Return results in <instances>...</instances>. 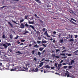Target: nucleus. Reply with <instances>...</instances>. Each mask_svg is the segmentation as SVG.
I'll return each mask as SVG.
<instances>
[{
  "label": "nucleus",
  "mask_w": 78,
  "mask_h": 78,
  "mask_svg": "<svg viewBox=\"0 0 78 78\" xmlns=\"http://www.w3.org/2000/svg\"><path fill=\"white\" fill-rule=\"evenodd\" d=\"M16 68L18 70V71H25V70L24 69H25L26 70H28V68L26 67H23V68H22L21 67H17L16 68H14V69Z\"/></svg>",
  "instance_id": "obj_3"
},
{
  "label": "nucleus",
  "mask_w": 78,
  "mask_h": 78,
  "mask_svg": "<svg viewBox=\"0 0 78 78\" xmlns=\"http://www.w3.org/2000/svg\"><path fill=\"white\" fill-rule=\"evenodd\" d=\"M59 42L60 43H62V42H63V39H61L60 40Z\"/></svg>",
  "instance_id": "obj_16"
},
{
  "label": "nucleus",
  "mask_w": 78,
  "mask_h": 78,
  "mask_svg": "<svg viewBox=\"0 0 78 78\" xmlns=\"http://www.w3.org/2000/svg\"><path fill=\"white\" fill-rule=\"evenodd\" d=\"M32 44H30L29 45V47H30L32 46Z\"/></svg>",
  "instance_id": "obj_60"
},
{
  "label": "nucleus",
  "mask_w": 78,
  "mask_h": 78,
  "mask_svg": "<svg viewBox=\"0 0 78 78\" xmlns=\"http://www.w3.org/2000/svg\"><path fill=\"white\" fill-rule=\"evenodd\" d=\"M32 71H34L35 72H38V68H35V69H33L32 70Z\"/></svg>",
  "instance_id": "obj_11"
},
{
  "label": "nucleus",
  "mask_w": 78,
  "mask_h": 78,
  "mask_svg": "<svg viewBox=\"0 0 78 78\" xmlns=\"http://www.w3.org/2000/svg\"><path fill=\"white\" fill-rule=\"evenodd\" d=\"M66 73H65V75H67V77H70V75H69L68 74H67L69 72H68V71H66Z\"/></svg>",
  "instance_id": "obj_12"
},
{
  "label": "nucleus",
  "mask_w": 78,
  "mask_h": 78,
  "mask_svg": "<svg viewBox=\"0 0 78 78\" xmlns=\"http://www.w3.org/2000/svg\"><path fill=\"white\" fill-rule=\"evenodd\" d=\"M40 22H41V23H43V21H42L41 20H40Z\"/></svg>",
  "instance_id": "obj_50"
},
{
  "label": "nucleus",
  "mask_w": 78,
  "mask_h": 78,
  "mask_svg": "<svg viewBox=\"0 0 78 78\" xmlns=\"http://www.w3.org/2000/svg\"><path fill=\"white\" fill-rule=\"evenodd\" d=\"M37 43H36V42H35V41H34V43H33V44H31L34 45H35V44H37Z\"/></svg>",
  "instance_id": "obj_25"
},
{
  "label": "nucleus",
  "mask_w": 78,
  "mask_h": 78,
  "mask_svg": "<svg viewBox=\"0 0 78 78\" xmlns=\"http://www.w3.org/2000/svg\"><path fill=\"white\" fill-rule=\"evenodd\" d=\"M9 51H10V52H11L12 51V50H11V49H10V50H9Z\"/></svg>",
  "instance_id": "obj_62"
},
{
  "label": "nucleus",
  "mask_w": 78,
  "mask_h": 78,
  "mask_svg": "<svg viewBox=\"0 0 78 78\" xmlns=\"http://www.w3.org/2000/svg\"><path fill=\"white\" fill-rule=\"evenodd\" d=\"M57 65H58V67H59V66H62V64L60 63V64H57Z\"/></svg>",
  "instance_id": "obj_30"
},
{
  "label": "nucleus",
  "mask_w": 78,
  "mask_h": 78,
  "mask_svg": "<svg viewBox=\"0 0 78 78\" xmlns=\"http://www.w3.org/2000/svg\"><path fill=\"white\" fill-rule=\"evenodd\" d=\"M20 27H21V28H24V27H26L28 28V29H30V28H32V29H33V30L35 31V28L33 26L31 25H29L27 24V23H25V25H24L23 23H21V24Z\"/></svg>",
  "instance_id": "obj_1"
},
{
  "label": "nucleus",
  "mask_w": 78,
  "mask_h": 78,
  "mask_svg": "<svg viewBox=\"0 0 78 78\" xmlns=\"http://www.w3.org/2000/svg\"><path fill=\"white\" fill-rule=\"evenodd\" d=\"M62 58H63V59H65V58H67V56L62 57Z\"/></svg>",
  "instance_id": "obj_32"
},
{
  "label": "nucleus",
  "mask_w": 78,
  "mask_h": 78,
  "mask_svg": "<svg viewBox=\"0 0 78 78\" xmlns=\"http://www.w3.org/2000/svg\"><path fill=\"white\" fill-rule=\"evenodd\" d=\"M2 38H3V39H5L6 38V36H5V35H2Z\"/></svg>",
  "instance_id": "obj_21"
},
{
  "label": "nucleus",
  "mask_w": 78,
  "mask_h": 78,
  "mask_svg": "<svg viewBox=\"0 0 78 78\" xmlns=\"http://www.w3.org/2000/svg\"><path fill=\"white\" fill-rule=\"evenodd\" d=\"M24 18H25V19L27 20V18H28V16H25Z\"/></svg>",
  "instance_id": "obj_49"
},
{
  "label": "nucleus",
  "mask_w": 78,
  "mask_h": 78,
  "mask_svg": "<svg viewBox=\"0 0 78 78\" xmlns=\"http://www.w3.org/2000/svg\"><path fill=\"white\" fill-rule=\"evenodd\" d=\"M43 31H45V28H43Z\"/></svg>",
  "instance_id": "obj_63"
},
{
  "label": "nucleus",
  "mask_w": 78,
  "mask_h": 78,
  "mask_svg": "<svg viewBox=\"0 0 78 78\" xmlns=\"http://www.w3.org/2000/svg\"><path fill=\"white\" fill-rule=\"evenodd\" d=\"M10 45H11V44H10V43L7 42H5V44H3V46L4 47V48H7L8 47V46Z\"/></svg>",
  "instance_id": "obj_4"
},
{
  "label": "nucleus",
  "mask_w": 78,
  "mask_h": 78,
  "mask_svg": "<svg viewBox=\"0 0 78 78\" xmlns=\"http://www.w3.org/2000/svg\"><path fill=\"white\" fill-rule=\"evenodd\" d=\"M66 65V63H62V65Z\"/></svg>",
  "instance_id": "obj_57"
},
{
  "label": "nucleus",
  "mask_w": 78,
  "mask_h": 78,
  "mask_svg": "<svg viewBox=\"0 0 78 78\" xmlns=\"http://www.w3.org/2000/svg\"><path fill=\"white\" fill-rule=\"evenodd\" d=\"M23 45V43H22L21 44H20V46Z\"/></svg>",
  "instance_id": "obj_58"
},
{
  "label": "nucleus",
  "mask_w": 78,
  "mask_h": 78,
  "mask_svg": "<svg viewBox=\"0 0 78 78\" xmlns=\"http://www.w3.org/2000/svg\"><path fill=\"white\" fill-rule=\"evenodd\" d=\"M30 66V64H25V66H26V67H27V66Z\"/></svg>",
  "instance_id": "obj_27"
},
{
  "label": "nucleus",
  "mask_w": 78,
  "mask_h": 78,
  "mask_svg": "<svg viewBox=\"0 0 78 78\" xmlns=\"http://www.w3.org/2000/svg\"><path fill=\"white\" fill-rule=\"evenodd\" d=\"M49 40H51V41L53 40L52 39V38H51V39H49Z\"/></svg>",
  "instance_id": "obj_64"
},
{
  "label": "nucleus",
  "mask_w": 78,
  "mask_h": 78,
  "mask_svg": "<svg viewBox=\"0 0 78 78\" xmlns=\"http://www.w3.org/2000/svg\"><path fill=\"white\" fill-rule=\"evenodd\" d=\"M50 7H51V5H47L46 8H50Z\"/></svg>",
  "instance_id": "obj_42"
},
{
  "label": "nucleus",
  "mask_w": 78,
  "mask_h": 78,
  "mask_svg": "<svg viewBox=\"0 0 78 78\" xmlns=\"http://www.w3.org/2000/svg\"><path fill=\"white\" fill-rule=\"evenodd\" d=\"M47 41H37V42H36L37 43H38V44H40V43H41V44H43V43H47Z\"/></svg>",
  "instance_id": "obj_6"
},
{
  "label": "nucleus",
  "mask_w": 78,
  "mask_h": 78,
  "mask_svg": "<svg viewBox=\"0 0 78 78\" xmlns=\"http://www.w3.org/2000/svg\"><path fill=\"white\" fill-rule=\"evenodd\" d=\"M19 37V36L17 35V36H16V37H15V38H14L15 39H18V37Z\"/></svg>",
  "instance_id": "obj_36"
},
{
  "label": "nucleus",
  "mask_w": 78,
  "mask_h": 78,
  "mask_svg": "<svg viewBox=\"0 0 78 78\" xmlns=\"http://www.w3.org/2000/svg\"><path fill=\"white\" fill-rule=\"evenodd\" d=\"M74 63V61L73 60H72L71 61L70 63H69V64H68V65H69V66L73 65V63Z\"/></svg>",
  "instance_id": "obj_8"
},
{
  "label": "nucleus",
  "mask_w": 78,
  "mask_h": 78,
  "mask_svg": "<svg viewBox=\"0 0 78 78\" xmlns=\"http://www.w3.org/2000/svg\"><path fill=\"white\" fill-rule=\"evenodd\" d=\"M45 60V58H43V59L41 60V61H40V62H42V61H43V60Z\"/></svg>",
  "instance_id": "obj_38"
},
{
  "label": "nucleus",
  "mask_w": 78,
  "mask_h": 78,
  "mask_svg": "<svg viewBox=\"0 0 78 78\" xmlns=\"http://www.w3.org/2000/svg\"><path fill=\"white\" fill-rule=\"evenodd\" d=\"M67 55V56L69 57H70L71 56H72V54H66V55Z\"/></svg>",
  "instance_id": "obj_18"
},
{
  "label": "nucleus",
  "mask_w": 78,
  "mask_h": 78,
  "mask_svg": "<svg viewBox=\"0 0 78 78\" xmlns=\"http://www.w3.org/2000/svg\"><path fill=\"white\" fill-rule=\"evenodd\" d=\"M34 16H35L37 18H39V16H37V15L36 14H34Z\"/></svg>",
  "instance_id": "obj_41"
},
{
  "label": "nucleus",
  "mask_w": 78,
  "mask_h": 78,
  "mask_svg": "<svg viewBox=\"0 0 78 78\" xmlns=\"http://www.w3.org/2000/svg\"><path fill=\"white\" fill-rule=\"evenodd\" d=\"M45 62H49V61H50V60H49V59L45 60Z\"/></svg>",
  "instance_id": "obj_43"
},
{
  "label": "nucleus",
  "mask_w": 78,
  "mask_h": 78,
  "mask_svg": "<svg viewBox=\"0 0 78 78\" xmlns=\"http://www.w3.org/2000/svg\"><path fill=\"white\" fill-rule=\"evenodd\" d=\"M12 22L13 23H15V24H17V23H16V22H15V21L12 20Z\"/></svg>",
  "instance_id": "obj_47"
},
{
  "label": "nucleus",
  "mask_w": 78,
  "mask_h": 78,
  "mask_svg": "<svg viewBox=\"0 0 78 78\" xmlns=\"http://www.w3.org/2000/svg\"><path fill=\"white\" fill-rule=\"evenodd\" d=\"M59 51H60V50H59V49L56 50V52H58Z\"/></svg>",
  "instance_id": "obj_61"
},
{
  "label": "nucleus",
  "mask_w": 78,
  "mask_h": 78,
  "mask_svg": "<svg viewBox=\"0 0 78 78\" xmlns=\"http://www.w3.org/2000/svg\"><path fill=\"white\" fill-rule=\"evenodd\" d=\"M34 47H36V48H39V46H38L37 44H35V45H34Z\"/></svg>",
  "instance_id": "obj_26"
},
{
  "label": "nucleus",
  "mask_w": 78,
  "mask_h": 78,
  "mask_svg": "<svg viewBox=\"0 0 78 78\" xmlns=\"http://www.w3.org/2000/svg\"><path fill=\"white\" fill-rule=\"evenodd\" d=\"M10 39H12V35H10Z\"/></svg>",
  "instance_id": "obj_44"
},
{
  "label": "nucleus",
  "mask_w": 78,
  "mask_h": 78,
  "mask_svg": "<svg viewBox=\"0 0 78 78\" xmlns=\"http://www.w3.org/2000/svg\"><path fill=\"white\" fill-rule=\"evenodd\" d=\"M29 33V32H28V31H26L23 34H27V33Z\"/></svg>",
  "instance_id": "obj_31"
},
{
  "label": "nucleus",
  "mask_w": 78,
  "mask_h": 78,
  "mask_svg": "<svg viewBox=\"0 0 78 78\" xmlns=\"http://www.w3.org/2000/svg\"><path fill=\"white\" fill-rule=\"evenodd\" d=\"M35 0V1H36V2L37 3H41V1H40L39 0Z\"/></svg>",
  "instance_id": "obj_17"
},
{
  "label": "nucleus",
  "mask_w": 78,
  "mask_h": 78,
  "mask_svg": "<svg viewBox=\"0 0 78 78\" xmlns=\"http://www.w3.org/2000/svg\"><path fill=\"white\" fill-rule=\"evenodd\" d=\"M62 62H63V60H61V62H60V63H62Z\"/></svg>",
  "instance_id": "obj_53"
},
{
  "label": "nucleus",
  "mask_w": 78,
  "mask_h": 78,
  "mask_svg": "<svg viewBox=\"0 0 78 78\" xmlns=\"http://www.w3.org/2000/svg\"><path fill=\"white\" fill-rule=\"evenodd\" d=\"M15 53L18 54H17V55H21V54H22V53H21V52H20V51H17Z\"/></svg>",
  "instance_id": "obj_10"
},
{
  "label": "nucleus",
  "mask_w": 78,
  "mask_h": 78,
  "mask_svg": "<svg viewBox=\"0 0 78 78\" xmlns=\"http://www.w3.org/2000/svg\"><path fill=\"white\" fill-rule=\"evenodd\" d=\"M52 42H53V43H55V40L53 39V41H52Z\"/></svg>",
  "instance_id": "obj_56"
},
{
  "label": "nucleus",
  "mask_w": 78,
  "mask_h": 78,
  "mask_svg": "<svg viewBox=\"0 0 78 78\" xmlns=\"http://www.w3.org/2000/svg\"><path fill=\"white\" fill-rule=\"evenodd\" d=\"M60 55H62V56H66V55L64 54V53L61 54Z\"/></svg>",
  "instance_id": "obj_35"
},
{
  "label": "nucleus",
  "mask_w": 78,
  "mask_h": 78,
  "mask_svg": "<svg viewBox=\"0 0 78 78\" xmlns=\"http://www.w3.org/2000/svg\"><path fill=\"white\" fill-rule=\"evenodd\" d=\"M24 20L23 19V20H20V23H22V22H23V21Z\"/></svg>",
  "instance_id": "obj_37"
},
{
  "label": "nucleus",
  "mask_w": 78,
  "mask_h": 78,
  "mask_svg": "<svg viewBox=\"0 0 78 78\" xmlns=\"http://www.w3.org/2000/svg\"><path fill=\"white\" fill-rule=\"evenodd\" d=\"M70 13H71V14H73V11L72 10H70Z\"/></svg>",
  "instance_id": "obj_34"
},
{
  "label": "nucleus",
  "mask_w": 78,
  "mask_h": 78,
  "mask_svg": "<svg viewBox=\"0 0 78 78\" xmlns=\"http://www.w3.org/2000/svg\"><path fill=\"white\" fill-rule=\"evenodd\" d=\"M25 41V40H24L22 39V40H21V42H24Z\"/></svg>",
  "instance_id": "obj_33"
},
{
  "label": "nucleus",
  "mask_w": 78,
  "mask_h": 78,
  "mask_svg": "<svg viewBox=\"0 0 78 78\" xmlns=\"http://www.w3.org/2000/svg\"><path fill=\"white\" fill-rule=\"evenodd\" d=\"M8 24L10 25V26H11V27H12V28L13 27V25H12V24L10 23V22H8Z\"/></svg>",
  "instance_id": "obj_13"
},
{
  "label": "nucleus",
  "mask_w": 78,
  "mask_h": 78,
  "mask_svg": "<svg viewBox=\"0 0 78 78\" xmlns=\"http://www.w3.org/2000/svg\"><path fill=\"white\" fill-rule=\"evenodd\" d=\"M55 57V58H57L58 59L59 58H60V57L58 56H55V55H53V57Z\"/></svg>",
  "instance_id": "obj_20"
},
{
  "label": "nucleus",
  "mask_w": 78,
  "mask_h": 78,
  "mask_svg": "<svg viewBox=\"0 0 78 78\" xmlns=\"http://www.w3.org/2000/svg\"><path fill=\"white\" fill-rule=\"evenodd\" d=\"M16 43H17V44H20V42L19 41V40L17 41H16Z\"/></svg>",
  "instance_id": "obj_39"
},
{
  "label": "nucleus",
  "mask_w": 78,
  "mask_h": 78,
  "mask_svg": "<svg viewBox=\"0 0 78 78\" xmlns=\"http://www.w3.org/2000/svg\"><path fill=\"white\" fill-rule=\"evenodd\" d=\"M70 22H71V23H73V25H76V23H75L74 22H73V21L72 20H70Z\"/></svg>",
  "instance_id": "obj_14"
},
{
  "label": "nucleus",
  "mask_w": 78,
  "mask_h": 78,
  "mask_svg": "<svg viewBox=\"0 0 78 78\" xmlns=\"http://www.w3.org/2000/svg\"><path fill=\"white\" fill-rule=\"evenodd\" d=\"M77 37H78V36H77V35H75V36H74V38H77Z\"/></svg>",
  "instance_id": "obj_51"
},
{
  "label": "nucleus",
  "mask_w": 78,
  "mask_h": 78,
  "mask_svg": "<svg viewBox=\"0 0 78 78\" xmlns=\"http://www.w3.org/2000/svg\"><path fill=\"white\" fill-rule=\"evenodd\" d=\"M72 68H73V66H68V69H72Z\"/></svg>",
  "instance_id": "obj_23"
},
{
  "label": "nucleus",
  "mask_w": 78,
  "mask_h": 78,
  "mask_svg": "<svg viewBox=\"0 0 78 78\" xmlns=\"http://www.w3.org/2000/svg\"><path fill=\"white\" fill-rule=\"evenodd\" d=\"M44 67H45V68H48V69H50V68H51V69H54V67H50V66H49V65L45 66H44Z\"/></svg>",
  "instance_id": "obj_7"
},
{
  "label": "nucleus",
  "mask_w": 78,
  "mask_h": 78,
  "mask_svg": "<svg viewBox=\"0 0 78 78\" xmlns=\"http://www.w3.org/2000/svg\"><path fill=\"white\" fill-rule=\"evenodd\" d=\"M12 66H11L10 67H9L8 66H6V68H3V70H10L11 71H18L17 68H12Z\"/></svg>",
  "instance_id": "obj_2"
},
{
  "label": "nucleus",
  "mask_w": 78,
  "mask_h": 78,
  "mask_svg": "<svg viewBox=\"0 0 78 78\" xmlns=\"http://www.w3.org/2000/svg\"><path fill=\"white\" fill-rule=\"evenodd\" d=\"M34 61H37V59H36V58H34Z\"/></svg>",
  "instance_id": "obj_45"
},
{
  "label": "nucleus",
  "mask_w": 78,
  "mask_h": 78,
  "mask_svg": "<svg viewBox=\"0 0 78 78\" xmlns=\"http://www.w3.org/2000/svg\"><path fill=\"white\" fill-rule=\"evenodd\" d=\"M37 54L38 55H39V56H41V52H38Z\"/></svg>",
  "instance_id": "obj_28"
},
{
  "label": "nucleus",
  "mask_w": 78,
  "mask_h": 78,
  "mask_svg": "<svg viewBox=\"0 0 78 78\" xmlns=\"http://www.w3.org/2000/svg\"><path fill=\"white\" fill-rule=\"evenodd\" d=\"M34 32H36V34H38V33H39V31H36V30H34Z\"/></svg>",
  "instance_id": "obj_46"
},
{
  "label": "nucleus",
  "mask_w": 78,
  "mask_h": 78,
  "mask_svg": "<svg viewBox=\"0 0 78 78\" xmlns=\"http://www.w3.org/2000/svg\"><path fill=\"white\" fill-rule=\"evenodd\" d=\"M46 72H46V70H43V73H45Z\"/></svg>",
  "instance_id": "obj_55"
},
{
  "label": "nucleus",
  "mask_w": 78,
  "mask_h": 78,
  "mask_svg": "<svg viewBox=\"0 0 78 78\" xmlns=\"http://www.w3.org/2000/svg\"><path fill=\"white\" fill-rule=\"evenodd\" d=\"M47 44H41V46H43V47H44V48H39V51H41L43 50V49H44V48L46 47V46H47Z\"/></svg>",
  "instance_id": "obj_5"
},
{
  "label": "nucleus",
  "mask_w": 78,
  "mask_h": 78,
  "mask_svg": "<svg viewBox=\"0 0 78 78\" xmlns=\"http://www.w3.org/2000/svg\"><path fill=\"white\" fill-rule=\"evenodd\" d=\"M44 35H46L47 37H51L49 36V35H48V34H47V31H45V32H44Z\"/></svg>",
  "instance_id": "obj_9"
},
{
  "label": "nucleus",
  "mask_w": 78,
  "mask_h": 78,
  "mask_svg": "<svg viewBox=\"0 0 78 78\" xmlns=\"http://www.w3.org/2000/svg\"><path fill=\"white\" fill-rule=\"evenodd\" d=\"M63 68H64V69L67 68V66H63Z\"/></svg>",
  "instance_id": "obj_48"
},
{
  "label": "nucleus",
  "mask_w": 78,
  "mask_h": 78,
  "mask_svg": "<svg viewBox=\"0 0 78 78\" xmlns=\"http://www.w3.org/2000/svg\"><path fill=\"white\" fill-rule=\"evenodd\" d=\"M71 20H72L73 21L76 22V20H74V19L73 18H71Z\"/></svg>",
  "instance_id": "obj_29"
},
{
  "label": "nucleus",
  "mask_w": 78,
  "mask_h": 78,
  "mask_svg": "<svg viewBox=\"0 0 78 78\" xmlns=\"http://www.w3.org/2000/svg\"><path fill=\"white\" fill-rule=\"evenodd\" d=\"M33 20V17H32V18H31V19H30V20Z\"/></svg>",
  "instance_id": "obj_54"
},
{
  "label": "nucleus",
  "mask_w": 78,
  "mask_h": 78,
  "mask_svg": "<svg viewBox=\"0 0 78 78\" xmlns=\"http://www.w3.org/2000/svg\"><path fill=\"white\" fill-rule=\"evenodd\" d=\"M69 41H73V39H70V40H69Z\"/></svg>",
  "instance_id": "obj_40"
},
{
  "label": "nucleus",
  "mask_w": 78,
  "mask_h": 78,
  "mask_svg": "<svg viewBox=\"0 0 78 78\" xmlns=\"http://www.w3.org/2000/svg\"><path fill=\"white\" fill-rule=\"evenodd\" d=\"M53 34H56V32H55V31H54V32H53Z\"/></svg>",
  "instance_id": "obj_59"
},
{
  "label": "nucleus",
  "mask_w": 78,
  "mask_h": 78,
  "mask_svg": "<svg viewBox=\"0 0 78 78\" xmlns=\"http://www.w3.org/2000/svg\"><path fill=\"white\" fill-rule=\"evenodd\" d=\"M28 23H29V24H33V23H34V21H33L31 22H30V21L28 22Z\"/></svg>",
  "instance_id": "obj_19"
},
{
  "label": "nucleus",
  "mask_w": 78,
  "mask_h": 78,
  "mask_svg": "<svg viewBox=\"0 0 78 78\" xmlns=\"http://www.w3.org/2000/svg\"><path fill=\"white\" fill-rule=\"evenodd\" d=\"M35 52V51H32V53H33V54H34V52Z\"/></svg>",
  "instance_id": "obj_52"
},
{
  "label": "nucleus",
  "mask_w": 78,
  "mask_h": 78,
  "mask_svg": "<svg viewBox=\"0 0 78 78\" xmlns=\"http://www.w3.org/2000/svg\"><path fill=\"white\" fill-rule=\"evenodd\" d=\"M43 65V62H41V63H40V65H39V67H41V66Z\"/></svg>",
  "instance_id": "obj_15"
},
{
  "label": "nucleus",
  "mask_w": 78,
  "mask_h": 78,
  "mask_svg": "<svg viewBox=\"0 0 78 78\" xmlns=\"http://www.w3.org/2000/svg\"><path fill=\"white\" fill-rule=\"evenodd\" d=\"M54 66L56 67H58V65H57V63H54Z\"/></svg>",
  "instance_id": "obj_22"
},
{
  "label": "nucleus",
  "mask_w": 78,
  "mask_h": 78,
  "mask_svg": "<svg viewBox=\"0 0 78 78\" xmlns=\"http://www.w3.org/2000/svg\"><path fill=\"white\" fill-rule=\"evenodd\" d=\"M73 35H71L69 34V38H73Z\"/></svg>",
  "instance_id": "obj_24"
}]
</instances>
